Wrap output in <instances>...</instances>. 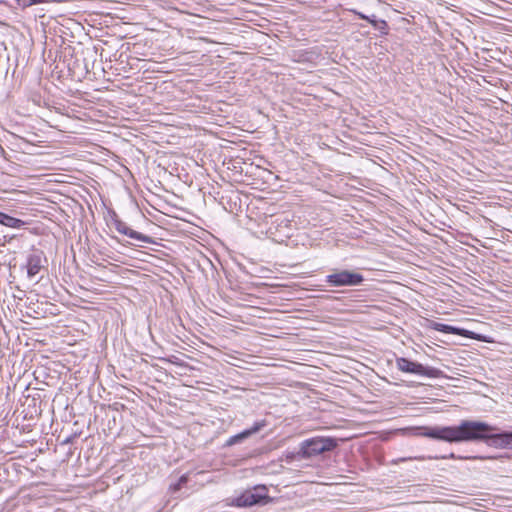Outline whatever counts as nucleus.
<instances>
[{"mask_svg":"<svg viewBox=\"0 0 512 512\" xmlns=\"http://www.w3.org/2000/svg\"><path fill=\"white\" fill-rule=\"evenodd\" d=\"M267 488L264 485L255 486L251 490H247L233 500V504L237 507H250L261 503L267 499Z\"/></svg>","mask_w":512,"mask_h":512,"instance_id":"obj_5","label":"nucleus"},{"mask_svg":"<svg viewBox=\"0 0 512 512\" xmlns=\"http://www.w3.org/2000/svg\"><path fill=\"white\" fill-rule=\"evenodd\" d=\"M363 281L362 274L346 269H333L325 277V282L332 287H354L361 285Z\"/></svg>","mask_w":512,"mask_h":512,"instance_id":"obj_3","label":"nucleus"},{"mask_svg":"<svg viewBox=\"0 0 512 512\" xmlns=\"http://www.w3.org/2000/svg\"><path fill=\"white\" fill-rule=\"evenodd\" d=\"M42 252L37 251L32 253L27 258V275L29 278L36 276L42 268Z\"/></svg>","mask_w":512,"mask_h":512,"instance_id":"obj_8","label":"nucleus"},{"mask_svg":"<svg viewBox=\"0 0 512 512\" xmlns=\"http://www.w3.org/2000/svg\"><path fill=\"white\" fill-rule=\"evenodd\" d=\"M20 1L25 6H30V5H35V4L42 3V0H20Z\"/></svg>","mask_w":512,"mask_h":512,"instance_id":"obj_13","label":"nucleus"},{"mask_svg":"<svg viewBox=\"0 0 512 512\" xmlns=\"http://www.w3.org/2000/svg\"><path fill=\"white\" fill-rule=\"evenodd\" d=\"M265 426H266L265 420L257 421L253 424L252 427L245 429L244 431L229 437L226 440L224 446L231 447L233 445L239 444V443L243 442L244 440H246L247 438H249L250 436H252L253 434H256L257 432H259Z\"/></svg>","mask_w":512,"mask_h":512,"instance_id":"obj_7","label":"nucleus"},{"mask_svg":"<svg viewBox=\"0 0 512 512\" xmlns=\"http://www.w3.org/2000/svg\"><path fill=\"white\" fill-rule=\"evenodd\" d=\"M396 367L404 373L415 374L427 378H439L442 371L432 366H424L421 363L411 361L405 357L396 358Z\"/></svg>","mask_w":512,"mask_h":512,"instance_id":"obj_4","label":"nucleus"},{"mask_svg":"<svg viewBox=\"0 0 512 512\" xmlns=\"http://www.w3.org/2000/svg\"><path fill=\"white\" fill-rule=\"evenodd\" d=\"M112 223L117 232L135 241L134 243H131L132 245L142 246L140 243H154L152 237L133 230L131 227L128 226L126 222L119 219L116 215L112 218Z\"/></svg>","mask_w":512,"mask_h":512,"instance_id":"obj_6","label":"nucleus"},{"mask_svg":"<svg viewBox=\"0 0 512 512\" xmlns=\"http://www.w3.org/2000/svg\"><path fill=\"white\" fill-rule=\"evenodd\" d=\"M422 436L446 442L484 441L498 449H512V431L495 432L496 428L481 421L464 420L458 426L423 427Z\"/></svg>","mask_w":512,"mask_h":512,"instance_id":"obj_1","label":"nucleus"},{"mask_svg":"<svg viewBox=\"0 0 512 512\" xmlns=\"http://www.w3.org/2000/svg\"><path fill=\"white\" fill-rule=\"evenodd\" d=\"M0 224L14 229L23 228L26 222L0 211Z\"/></svg>","mask_w":512,"mask_h":512,"instance_id":"obj_10","label":"nucleus"},{"mask_svg":"<svg viewBox=\"0 0 512 512\" xmlns=\"http://www.w3.org/2000/svg\"><path fill=\"white\" fill-rule=\"evenodd\" d=\"M338 446V439L331 436H315L303 440L296 453L298 459H310L334 450Z\"/></svg>","mask_w":512,"mask_h":512,"instance_id":"obj_2","label":"nucleus"},{"mask_svg":"<svg viewBox=\"0 0 512 512\" xmlns=\"http://www.w3.org/2000/svg\"><path fill=\"white\" fill-rule=\"evenodd\" d=\"M352 12L360 19L368 21L374 28L379 29L380 31L387 29V22L385 20H377L375 15L368 16L356 10H352Z\"/></svg>","mask_w":512,"mask_h":512,"instance_id":"obj_11","label":"nucleus"},{"mask_svg":"<svg viewBox=\"0 0 512 512\" xmlns=\"http://www.w3.org/2000/svg\"><path fill=\"white\" fill-rule=\"evenodd\" d=\"M187 481H188V476H187V475H182V476L178 479L177 483H175L174 485H172V486H171V488H173L175 491H176V490H179V489H181V487H182L183 485H185V484L187 483Z\"/></svg>","mask_w":512,"mask_h":512,"instance_id":"obj_12","label":"nucleus"},{"mask_svg":"<svg viewBox=\"0 0 512 512\" xmlns=\"http://www.w3.org/2000/svg\"><path fill=\"white\" fill-rule=\"evenodd\" d=\"M431 328L438 332L459 335V336H465L468 333V331L463 328L451 326V325L443 324V323H439V322H432Z\"/></svg>","mask_w":512,"mask_h":512,"instance_id":"obj_9","label":"nucleus"}]
</instances>
